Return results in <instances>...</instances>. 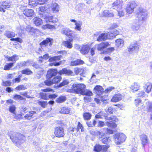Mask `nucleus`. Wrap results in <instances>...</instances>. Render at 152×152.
<instances>
[{
	"mask_svg": "<svg viewBox=\"0 0 152 152\" xmlns=\"http://www.w3.org/2000/svg\"><path fill=\"white\" fill-rule=\"evenodd\" d=\"M113 133V131L112 130L106 128L101 129L100 131L95 130L91 132V134H92L97 136L99 139L102 138L105 134H112Z\"/></svg>",
	"mask_w": 152,
	"mask_h": 152,
	"instance_id": "f257e3e1",
	"label": "nucleus"
},
{
	"mask_svg": "<svg viewBox=\"0 0 152 152\" xmlns=\"http://www.w3.org/2000/svg\"><path fill=\"white\" fill-rule=\"evenodd\" d=\"M39 9V14L40 15V17H42L45 20V21L47 23L49 22H52L53 23H56L58 19L56 18H54L53 16H44L43 14H42L41 12H44L46 11L45 7L43 6L40 7Z\"/></svg>",
	"mask_w": 152,
	"mask_h": 152,
	"instance_id": "f03ea898",
	"label": "nucleus"
},
{
	"mask_svg": "<svg viewBox=\"0 0 152 152\" xmlns=\"http://www.w3.org/2000/svg\"><path fill=\"white\" fill-rule=\"evenodd\" d=\"M10 139L17 146L24 142L25 137L23 135L20 133H17L15 136H10Z\"/></svg>",
	"mask_w": 152,
	"mask_h": 152,
	"instance_id": "7ed1b4c3",
	"label": "nucleus"
},
{
	"mask_svg": "<svg viewBox=\"0 0 152 152\" xmlns=\"http://www.w3.org/2000/svg\"><path fill=\"white\" fill-rule=\"evenodd\" d=\"M71 88L74 93L81 94L84 89H86V86L82 83L74 84Z\"/></svg>",
	"mask_w": 152,
	"mask_h": 152,
	"instance_id": "20e7f679",
	"label": "nucleus"
},
{
	"mask_svg": "<svg viewBox=\"0 0 152 152\" xmlns=\"http://www.w3.org/2000/svg\"><path fill=\"white\" fill-rule=\"evenodd\" d=\"M114 142L117 145L121 144L125 141L126 137L123 133H117L114 135Z\"/></svg>",
	"mask_w": 152,
	"mask_h": 152,
	"instance_id": "39448f33",
	"label": "nucleus"
},
{
	"mask_svg": "<svg viewBox=\"0 0 152 152\" xmlns=\"http://www.w3.org/2000/svg\"><path fill=\"white\" fill-rule=\"evenodd\" d=\"M147 13L144 9H140L137 14L139 20H145L147 18Z\"/></svg>",
	"mask_w": 152,
	"mask_h": 152,
	"instance_id": "423d86ee",
	"label": "nucleus"
},
{
	"mask_svg": "<svg viewBox=\"0 0 152 152\" xmlns=\"http://www.w3.org/2000/svg\"><path fill=\"white\" fill-rule=\"evenodd\" d=\"M136 5V4L134 1H132L129 2L126 7V11L127 13L128 14L132 13L134 12V9Z\"/></svg>",
	"mask_w": 152,
	"mask_h": 152,
	"instance_id": "0eeeda50",
	"label": "nucleus"
},
{
	"mask_svg": "<svg viewBox=\"0 0 152 152\" xmlns=\"http://www.w3.org/2000/svg\"><path fill=\"white\" fill-rule=\"evenodd\" d=\"M109 146L107 145H100L99 144H96L94 147V151L96 152H99L102 151L103 152H105L107 150Z\"/></svg>",
	"mask_w": 152,
	"mask_h": 152,
	"instance_id": "6e6552de",
	"label": "nucleus"
},
{
	"mask_svg": "<svg viewBox=\"0 0 152 152\" xmlns=\"http://www.w3.org/2000/svg\"><path fill=\"white\" fill-rule=\"evenodd\" d=\"M54 134L56 137H63L64 135V129L60 127L56 128L55 129Z\"/></svg>",
	"mask_w": 152,
	"mask_h": 152,
	"instance_id": "1a4fd4ad",
	"label": "nucleus"
},
{
	"mask_svg": "<svg viewBox=\"0 0 152 152\" xmlns=\"http://www.w3.org/2000/svg\"><path fill=\"white\" fill-rule=\"evenodd\" d=\"M110 46V44L108 42H102L99 44L95 45L96 47L97 48V50L100 51L103 50L104 48Z\"/></svg>",
	"mask_w": 152,
	"mask_h": 152,
	"instance_id": "9d476101",
	"label": "nucleus"
},
{
	"mask_svg": "<svg viewBox=\"0 0 152 152\" xmlns=\"http://www.w3.org/2000/svg\"><path fill=\"white\" fill-rule=\"evenodd\" d=\"M58 73L60 75L65 74L68 75L73 76L74 75L73 72L70 69H67L66 68L63 69L59 71Z\"/></svg>",
	"mask_w": 152,
	"mask_h": 152,
	"instance_id": "9b49d317",
	"label": "nucleus"
},
{
	"mask_svg": "<svg viewBox=\"0 0 152 152\" xmlns=\"http://www.w3.org/2000/svg\"><path fill=\"white\" fill-rule=\"evenodd\" d=\"M140 140L143 147H144L145 145L147 144L149 141V140L147 136L144 134L141 135L140 136Z\"/></svg>",
	"mask_w": 152,
	"mask_h": 152,
	"instance_id": "f8f14e48",
	"label": "nucleus"
},
{
	"mask_svg": "<svg viewBox=\"0 0 152 152\" xmlns=\"http://www.w3.org/2000/svg\"><path fill=\"white\" fill-rule=\"evenodd\" d=\"M122 0H117L114 2L112 4V7L113 9H116L117 10L122 8Z\"/></svg>",
	"mask_w": 152,
	"mask_h": 152,
	"instance_id": "ddd939ff",
	"label": "nucleus"
},
{
	"mask_svg": "<svg viewBox=\"0 0 152 152\" xmlns=\"http://www.w3.org/2000/svg\"><path fill=\"white\" fill-rule=\"evenodd\" d=\"M24 15L27 17H31L34 15L33 10L30 9H26L23 12Z\"/></svg>",
	"mask_w": 152,
	"mask_h": 152,
	"instance_id": "4468645a",
	"label": "nucleus"
},
{
	"mask_svg": "<svg viewBox=\"0 0 152 152\" xmlns=\"http://www.w3.org/2000/svg\"><path fill=\"white\" fill-rule=\"evenodd\" d=\"M90 47L88 45H83L81 47L80 50L81 53L83 55H86L88 54L90 50Z\"/></svg>",
	"mask_w": 152,
	"mask_h": 152,
	"instance_id": "2eb2a0df",
	"label": "nucleus"
},
{
	"mask_svg": "<svg viewBox=\"0 0 152 152\" xmlns=\"http://www.w3.org/2000/svg\"><path fill=\"white\" fill-rule=\"evenodd\" d=\"M61 33L69 38L70 36H72L73 31L68 28H64L62 29Z\"/></svg>",
	"mask_w": 152,
	"mask_h": 152,
	"instance_id": "dca6fc26",
	"label": "nucleus"
},
{
	"mask_svg": "<svg viewBox=\"0 0 152 152\" xmlns=\"http://www.w3.org/2000/svg\"><path fill=\"white\" fill-rule=\"evenodd\" d=\"M11 4L10 3H7L6 1H3L1 3V5L2 7L0 8V11H2L3 12H5V10L4 8H9L10 7Z\"/></svg>",
	"mask_w": 152,
	"mask_h": 152,
	"instance_id": "f3484780",
	"label": "nucleus"
},
{
	"mask_svg": "<svg viewBox=\"0 0 152 152\" xmlns=\"http://www.w3.org/2000/svg\"><path fill=\"white\" fill-rule=\"evenodd\" d=\"M57 73V69H51L48 70L47 74V77L50 78L53 76H55Z\"/></svg>",
	"mask_w": 152,
	"mask_h": 152,
	"instance_id": "a211bd4d",
	"label": "nucleus"
},
{
	"mask_svg": "<svg viewBox=\"0 0 152 152\" xmlns=\"http://www.w3.org/2000/svg\"><path fill=\"white\" fill-rule=\"evenodd\" d=\"M123 97V96L121 94H118L113 96L111 100L113 102H117L121 100Z\"/></svg>",
	"mask_w": 152,
	"mask_h": 152,
	"instance_id": "6ab92c4d",
	"label": "nucleus"
},
{
	"mask_svg": "<svg viewBox=\"0 0 152 152\" xmlns=\"http://www.w3.org/2000/svg\"><path fill=\"white\" fill-rule=\"evenodd\" d=\"M94 90L95 93L98 95H101L103 91V89L102 87L99 85L96 86L94 88Z\"/></svg>",
	"mask_w": 152,
	"mask_h": 152,
	"instance_id": "aec40b11",
	"label": "nucleus"
},
{
	"mask_svg": "<svg viewBox=\"0 0 152 152\" xmlns=\"http://www.w3.org/2000/svg\"><path fill=\"white\" fill-rule=\"evenodd\" d=\"M70 21L71 22L75 23V25L76 26L75 27V29L79 31L81 30V27L82 25V23L80 21L77 22L74 19H71Z\"/></svg>",
	"mask_w": 152,
	"mask_h": 152,
	"instance_id": "412c9836",
	"label": "nucleus"
},
{
	"mask_svg": "<svg viewBox=\"0 0 152 152\" xmlns=\"http://www.w3.org/2000/svg\"><path fill=\"white\" fill-rule=\"evenodd\" d=\"M108 35L107 33H102L99 35L97 39L98 41H104L108 39Z\"/></svg>",
	"mask_w": 152,
	"mask_h": 152,
	"instance_id": "4be33fe9",
	"label": "nucleus"
},
{
	"mask_svg": "<svg viewBox=\"0 0 152 152\" xmlns=\"http://www.w3.org/2000/svg\"><path fill=\"white\" fill-rule=\"evenodd\" d=\"M135 104L136 106H140L139 107L141 109L145 108V106L144 105V104L142 102L141 100L140 99H137L135 100Z\"/></svg>",
	"mask_w": 152,
	"mask_h": 152,
	"instance_id": "5701e85b",
	"label": "nucleus"
},
{
	"mask_svg": "<svg viewBox=\"0 0 152 152\" xmlns=\"http://www.w3.org/2000/svg\"><path fill=\"white\" fill-rule=\"evenodd\" d=\"M73 41V39H69L68 40L64 41L63 42L64 46L68 48L71 49L72 47V44L71 42Z\"/></svg>",
	"mask_w": 152,
	"mask_h": 152,
	"instance_id": "b1692460",
	"label": "nucleus"
},
{
	"mask_svg": "<svg viewBox=\"0 0 152 152\" xmlns=\"http://www.w3.org/2000/svg\"><path fill=\"white\" fill-rule=\"evenodd\" d=\"M51 7L52 10L54 12L56 13L59 11V7L57 3H52Z\"/></svg>",
	"mask_w": 152,
	"mask_h": 152,
	"instance_id": "393cba45",
	"label": "nucleus"
},
{
	"mask_svg": "<svg viewBox=\"0 0 152 152\" xmlns=\"http://www.w3.org/2000/svg\"><path fill=\"white\" fill-rule=\"evenodd\" d=\"M33 20L34 24L37 26L41 25L43 23L42 20L38 17L34 18Z\"/></svg>",
	"mask_w": 152,
	"mask_h": 152,
	"instance_id": "a878e982",
	"label": "nucleus"
},
{
	"mask_svg": "<svg viewBox=\"0 0 152 152\" xmlns=\"http://www.w3.org/2000/svg\"><path fill=\"white\" fill-rule=\"evenodd\" d=\"M83 61L81 60L77 59L75 61H71L70 65L71 66H76L84 64Z\"/></svg>",
	"mask_w": 152,
	"mask_h": 152,
	"instance_id": "bb28decb",
	"label": "nucleus"
},
{
	"mask_svg": "<svg viewBox=\"0 0 152 152\" xmlns=\"http://www.w3.org/2000/svg\"><path fill=\"white\" fill-rule=\"evenodd\" d=\"M124 41L121 39H118L115 41V46L118 48L122 47L124 45Z\"/></svg>",
	"mask_w": 152,
	"mask_h": 152,
	"instance_id": "cd10ccee",
	"label": "nucleus"
},
{
	"mask_svg": "<svg viewBox=\"0 0 152 152\" xmlns=\"http://www.w3.org/2000/svg\"><path fill=\"white\" fill-rule=\"evenodd\" d=\"M52 40L51 39L47 38L45 40H43L42 42L40 43L41 45H45V46L48 45L49 44V45L51 46L52 45L51 41Z\"/></svg>",
	"mask_w": 152,
	"mask_h": 152,
	"instance_id": "c85d7f7f",
	"label": "nucleus"
},
{
	"mask_svg": "<svg viewBox=\"0 0 152 152\" xmlns=\"http://www.w3.org/2000/svg\"><path fill=\"white\" fill-rule=\"evenodd\" d=\"M36 113L35 111H31L27 113L24 115V117L26 119H30L32 118L33 115Z\"/></svg>",
	"mask_w": 152,
	"mask_h": 152,
	"instance_id": "c756f323",
	"label": "nucleus"
},
{
	"mask_svg": "<svg viewBox=\"0 0 152 152\" xmlns=\"http://www.w3.org/2000/svg\"><path fill=\"white\" fill-rule=\"evenodd\" d=\"M4 35L8 38H11L15 36V33L10 31H7L4 33Z\"/></svg>",
	"mask_w": 152,
	"mask_h": 152,
	"instance_id": "7c9ffc66",
	"label": "nucleus"
},
{
	"mask_svg": "<svg viewBox=\"0 0 152 152\" xmlns=\"http://www.w3.org/2000/svg\"><path fill=\"white\" fill-rule=\"evenodd\" d=\"M144 87L146 88V92L148 93L151 91L152 88V83L149 82L146 83Z\"/></svg>",
	"mask_w": 152,
	"mask_h": 152,
	"instance_id": "2f4dec72",
	"label": "nucleus"
},
{
	"mask_svg": "<svg viewBox=\"0 0 152 152\" xmlns=\"http://www.w3.org/2000/svg\"><path fill=\"white\" fill-rule=\"evenodd\" d=\"M70 110L69 108L67 107H63L61 108L60 111V113L63 114H68L70 112Z\"/></svg>",
	"mask_w": 152,
	"mask_h": 152,
	"instance_id": "473e14b6",
	"label": "nucleus"
},
{
	"mask_svg": "<svg viewBox=\"0 0 152 152\" xmlns=\"http://www.w3.org/2000/svg\"><path fill=\"white\" fill-rule=\"evenodd\" d=\"M8 61H16L19 59V56L16 55H14L11 57H7Z\"/></svg>",
	"mask_w": 152,
	"mask_h": 152,
	"instance_id": "72a5a7b5",
	"label": "nucleus"
},
{
	"mask_svg": "<svg viewBox=\"0 0 152 152\" xmlns=\"http://www.w3.org/2000/svg\"><path fill=\"white\" fill-rule=\"evenodd\" d=\"M140 87V85L139 84L135 83L131 86L130 88L132 90L136 91L139 89Z\"/></svg>",
	"mask_w": 152,
	"mask_h": 152,
	"instance_id": "f704fd0d",
	"label": "nucleus"
},
{
	"mask_svg": "<svg viewBox=\"0 0 152 152\" xmlns=\"http://www.w3.org/2000/svg\"><path fill=\"white\" fill-rule=\"evenodd\" d=\"M83 118L85 120H88L91 119V114L88 112H86L83 114Z\"/></svg>",
	"mask_w": 152,
	"mask_h": 152,
	"instance_id": "c9c22d12",
	"label": "nucleus"
},
{
	"mask_svg": "<svg viewBox=\"0 0 152 152\" xmlns=\"http://www.w3.org/2000/svg\"><path fill=\"white\" fill-rule=\"evenodd\" d=\"M103 15L107 17H113L114 16V14L112 12L107 10H105L104 11Z\"/></svg>",
	"mask_w": 152,
	"mask_h": 152,
	"instance_id": "e433bc0d",
	"label": "nucleus"
},
{
	"mask_svg": "<svg viewBox=\"0 0 152 152\" xmlns=\"http://www.w3.org/2000/svg\"><path fill=\"white\" fill-rule=\"evenodd\" d=\"M81 95L87 96H91L92 95L93 93L91 91L84 89Z\"/></svg>",
	"mask_w": 152,
	"mask_h": 152,
	"instance_id": "4c0bfd02",
	"label": "nucleus"
},
{
	"mask_svg": "<svg viewBox=\"0 0 152 152\" xmlns=\"http://www.w3.org/2000/svg\"><path fill=\"white\" fill-rule=\"evenodd\" d=\"M138 48L137 47V44L136 42L134 43V44L133 46H131L128 49V51L129 52H131L135 50H138Z\"/></svg>",
	"mask_w": 152,
	"mask_h": 152,
	"instance_id": "58836bf2",
	"label": "nucleus"
},
{
	"mask_svg": "<svg viewBox=\"0 0 152 152\" xmlns=\"http://www.w3.org/2000/svg\"><path fill=\"white\" fill-rule=\"evenodd\" d=\"M107 125L112 128H114L116 127L117 125L114 122L112 121H107L106 122Z\"/></svg>",
	"mask_w": 152,
	"mask_h": 152,
	"instance_id": "ea45409f",
	"label": "nucleus"
},
{
	"mask_svg": "<svg viewBox=\"0 0 152 152\" xmlns=\"http://www.w3.org/2000/svg\"><path fill=\"white\" fill-rule=\"evenodd\" d=\"M111 141V138L110 137H104L101 140L102 142L105 144H107V143L110 142Z\"/></svg>",
	"mask_w": 152,
	"mask_h": 152,
	"instance_id": "a19ab883",
	"label": "nucleus"
},
{
	"mask_svg": "<svg viewBox=\"0 0 152 152\" xmlns=\"http://www.w3.org/2000/svg\"><path fill=\"white\" fill-rule=\"evenodd\" d=\"M21 73L23 74L29 75L32 74L33 72L29 69L27 68L21 71Z\"/></svg>",
	"mask_w": 152,
	"mask_h": 152,
	"instance_id": "79ce46f5",
	"label": "nucleus"
},
{
	"mask_svg": "<svg viewBox=\"0 0 152 152\" xmlns=\"http://www.w3.org/2000/svg\"><path fill=\"white\" fill-rule=\"evenodd\" d=\"M61 79V77L60 76L56 77L52 80V82L53 84L57 83L60 81Z\"/></svg>",
	"mask_w": 152,
	"mask_h": 152,
	"instance_id": "37998d69",
	"label": "nucleus"
},
{
	"mask_svg": "<svg viewBox=\"0 0 152 152\" xmlns=\"http://www.w3.org/2000/svg\"><path fill=\"white\" fill-rule=\"evenodd\" d=\"M62 57V56L61 55L54 56L53 57H51L49 58V61H54L59 60L61 59Z\"/></svg>",
	"mask_w": 152,
	"mask_h": 152,
	"instance_id": "c03bdc74",
	"label": "nucleus"
},
{
	"mask_svg": "<svg viewBox=\"0 0 152 152\" xmlns=\"http://www.w3.org/2000/svg\"><path fill=\"white\" fill-rule=\"evenodd\" d=\"M146 109L147 110L150 112H152V102H148L146 103Z\"/></svg>",
	"mask_w": 152,
	"mask_h": 152,
	"instance_id": "a18cd8bd",
	"label": "nucleus"
},
{
	"mask_svg": "<svg viewBox=\"0 0 152 152\" xmlns=\"http://www.w3.org/2000/svg\"><path fill=\"white\" fill-rule=\"evenodd\" d=\"M13 65V63H7L4 66V69L6 70H8L10 69Z\"/></svg>",
	"mask_w": 152,
	"mask_h": 152,
	"instance_id": "49530a36",
	"label": "nucleus"
},
{
	"mask_svg": "<svg viewBox=\"0 0 152 152\" xmlns=\"http://www.w3.org/2000/svg\"><path fill=\"white\" fill-rule=\"evenodd\" d=\"M38 4L37 0H29V5L33 7L37 6Z\"/></svg>",
	"mask_w": 152,
	"mask_h": 152,
	"instance_id": "de8ad7c7",
	"label": "nucleus"
},
{
	"mask_svg": "<svg viewBox=\"0 0 152 152\" xmlns=\"http://www.w3.org/2000/svg\"><path fill=\"white\" fill-rule=\"evenodd\" d=\"M66 100V97L63 96L59 97L56 100V102L57 103H61L64 102Z\"/></svg>",
	"mask_w": 152,
	"mask_h": 152,
	"instance_id": "09e8293b",
	"label": "nucleus"
},
{
	"mask_svg": "<svg viewBox=\"0 0 152 152\" xmlns=\"http://www.w3.org/2000/svg\"><path fill=\"white\" fill-rule=\"evenodd\" d=\"M69 83V82L68 80H64L63 81L62 83L59 84L58 86H57V87L58 88H59L61 87L62 86L66 85Z\"/></svg>",
	"mask_w": 152,
	"mask_h": 152,
	"instance_id": "8fccbe9b",
	"label": "nucleus"
},
{
	"mask_svg": "<svg viewBox=\"0 0 152 152\" xmlns=\"http://www.w3.org/2000/svg\"><path fill=\"white\" fill-rule=\"evenodd\" d=\"M96 122L95 120H93L92 121H87L86 124L89 127H93L96 124Z\"/></svg>",
	"mask_w": 152,
	"mask_h": 152,
	"instance_id": "3c124183",
	"label": "nucleus"
},
{
	"mask_svg": "<svg viewBox=\"0 0 152 152\" xmlns=\"http://www.w3.org/2000/svg\"><path fill=\"white\" fill-rule=\"evenodd\" d=\"M105 112L108 113L110 114L113 113V110L112 107H110L106 108L105 110Z\"/></svg>",
	"mask_w": 152,
	"mask_h": 152,
	"instance_id": "603ef678",
	"label": "nucleus"
},
{
	"mask_svg": "<svg viewBox=\"0 0 152 152\" xmlns=\"http://www.w3.org/2000/svg\"><path fill=\"white\" fill-rule=\"evenodd\" d=\"M38 104L40 105L42 107L45 108L48 104V102L46 101H39Z\"/></svg>",
	"mask_w": 152,
	"mask_h": 152,
	"instance_id": "864d4df0",
	"label": "nucleus"
},
{
	"mask_svg": "<svg viewBox=\"0 0 152 152\" xmlns=\"http://www.w3.org/2000/svg\"><path fill=\"white\" fill-rule=\"evenodd\" d=\"M83 71L82 69L78 68H74V71L76 75H78L80 72Z\"/></svg>",
	"mask_w": 152,
	"mask_h": 152,
	"instance_id": "5fc2aeb1",
	"label": "nucleus"
},
{
	"mask_svg": "<svg viewBox=\"0 0 152 152\" xmlns=\"http://www.w3.org/2000/svg\"><path fill=\"white\" fill-rule=\"evenodd\" d=\"M104 115V113L102 111H101L98 113L96 115L95 117L96 118H101Z\"/></svg>",
	"mask_w": 152,
	"mask_h": 152,
	"instance_id": "6e6d98bb",
	"label": "nucleus"
},
{
	"mask_svg": "<svg viewBox=\"0 0 152 152\" xmlns=\"http://www.w3.org/2000/svg\"><path fill=\"white\" fill-rule=\"evenodd\" d=\"M15 100H23V98L20 95L16 94L15 95L13 98Z\"/></svg>",
	"mask_w": 152,
	"mask_h": 152,
	"instance_id": "4d7b16f0",
	"label": "nucleus"
},
{
	"mask_svg": "<svg viewBox=\"0 0 152 152\" xmlns=\"http://www.w3.org/2000/svg\"><path fill=\"white\" fill-rule=\"evenodd\" d=\"M17 29L18 30V31H19L20 32H22V31L24 30L25 29V28L23 26H21L19 25L17 27Z\"/></svg>",
	"mask_w": 152,
	"mask_h": 152,
	"instance_id": "13d9d810",
	"label": "nucleus"
},
{
	"mask_svg": "<svg viewBox=\"0 0 152 152\" xmlns=\"http://www.w3.org/2000/svg\"><path fill=\"white\" fill-rule=\"evenodd\" d=\"M26 89V87H25L23 85H20L17 87L15 88V89L18 90H25Z\"/></svg>",
	"mask_w": 152,
	"mask_h": 152,
	"instance_id": "bf43d9fd",
	"label": "nucleus"
},
{
	"mask_svg": "<svg viewBox=\"0 0 152 152\" xmlns=\"http://www.w3.org/2000/svg\"><path fill=\"white\" fill-rule=\"evenodd\" d=\"M107 96V95H104L102 96L101 98V100L102 102H104V101L107 100L108 99Z\"/></svg>",
	"mask_w": 152,
	"mask_h": 152,
	"instance_id": "052dcab7",
	"label": "nucleus"
},
{
	"mask_svg": "<svg viewBox=\"0 0 152 152\" xmlns=\"http://www.w3.org/2000/svg\"><path fill=\"white\" fill-rule=\"evenodd\" d=\"M108 35V39H112L115 37V35L112 32L107 33Z\"/></svg>",
	"mask_w": 152,
	"mask_h": 152,
	"instance_id": "680f3d73",
	"label": "nucleus"
},
{
	"mask_svg": "<svg viewBox=\"0 0 152 152\" xmlns=\"http://www.w3.org/2000/svg\"><path fill=\"white\" fill-rule=\"evenodd\" d=\"M52 80H46L44 81L45 84L47 86H50L53 84Z\"/></svg>",
	"mask_w": 152,
	"mask_h": 152,
	"instance_id": "e2e57ef3",
	"label": "nucleus"
},
{
	"mask_svg": "<svg viewBox=\"0 0 152 152\" xmlns=\"http://www.w3.org/2000/svg\"><path fill=\"white\" fill-rule=\"evenodd\" d=\"M15 109L16 108L15 106L14 105H12L9 107V110L10 112L14 113Z\"/></svg>",
	"mask_w": 152,
	"mask_h": 152,
	"instance_id": "0e129e2a",
	"label": "nucleus"
},
{
	"mask_svg": "<svg viewBox=\"0 0 152 152\" xmlns=\"http://www.w3.org/2000/svg\"><path fill=\"white\" fill-rule=\"evenodd\" d=\"M11 84V82L9 81H6L3 82V85L4 86H10Z\"/></svg>",
	"mask_w": 152,
	"mask_h": 152,
	"instance_id": "69168bd1",
	"label": "nucleus"
},
{
	"mask_svg": "<svg viewBox=\"0 0 152 152\" xmlns=\"http://www.w3.org/2000/svg\"><path fill=\"white\" fill-rule=\"evenodd\" d=\"M140 25L139 24L136 25H134L132 27L133 30L134 31H137L140 28Z\"/></svg>",
	"mask_w": 152,
	"mask_h": 152,
	"instance_id": "338daca9",
	"label": "nucleus"
},
{
	"mask_svg": "<svg viewBox=\"0 0 152 152\" xmlns=\"http://www.w3.org/2000/svg\"><path fill=\"white\" fill-rule=\"evenodd\" d=\"M118 14L117 16H119V17H123L124 15V12L122 11H118Z\"/></svg>",
	"mask_w": 152,
	"mask_h": 152,
	"instance_id": "774afa93",
	"label": "nucleus"
}]
</instances>
